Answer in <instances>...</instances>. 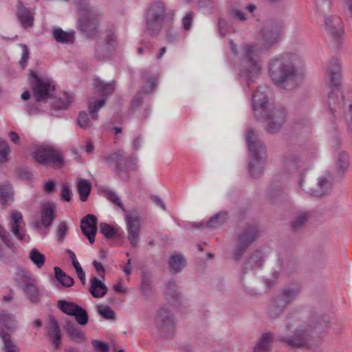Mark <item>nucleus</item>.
I'll return each mask as SVG.
<instances>
[{
    "mask_svg": "<svg viewBox=\"0 0 352 352\" xmlns=\"http://www.w3.org/2000/svg\"><path fill=\"white\" fill-rule=\"evenodd\" d=\"M329 319L314 311L302 314V320L287 336L279 335L276 340L289 349H310L318 342V334L327 327Z\"/></svg>",
    "mask_w": 352,
    "mask_h": 352,
    "instance_id": "nucleus-1",
    "label": "nucleus"
},
{
    "mask_svg": "<svg viewBox=\"0 0 352 352\" xmlns=\"http://www.w3.org/2000/svg\"><path fill=\"white\" fill-rule=\"evenodd\" d=\"M302 58L296 53L284 52L268 62V73L273 83L279 88L291 90L298 85Z\"/></svg>",
    "mask_w": 352,
    "mask_h": 352,
    "instance_id": "nucleus-2",
    "label": "nucleus"
},
{
    "mask_svg": "<svg viewBox=\"0 0 352 352\" xmlns=\"http://www.w3.org/2000/svg\"><path fill=\"white\" fill-rule=\"evenodd\" d=\"M229 47L233 55L238 57L239 76L248 84L254 82L262 69L258 45L255 43L244 44L241 54H239L236 45L232 40H230Z\"/></svg>",
    "mask_w": 352,
    "mask_h": 352,
    "instance_id": "nucleus-3",
    "label": "nucleus"
},
{
    "mask_svg": "<svg viewBox=\"0 0 352 352\" xmlns=\"http://www.w3.org/2000/svg\"><path fill=\"white\" fill-rule=\"evenodd\" d=\"M245 140L248 146L250 164L249 173L252 177H260L264 169L267 160V151L265 144L258 138L256 132L249 129L245 134Z\"/></svg>",
    "mask_w": 352,
    "mask_h": 352,
    "instance_id": "nucleus-4",
    "label": "nucleus"
},
{
    "mask_svg": "<svg viewBox=\"0 0 352 352\" xmlns=\"http://www.w3.org/2000/svg\"><path fill=\"white\" fill-rule=\"evenodd\" d=\"M340 71L338 60L331 59L328 63L325 78L327 84L331 87L328 95V102L332 113L341 109L344 105V97L340 89Z\"/></svg>",
    "mask_w": 352,
    "mask_h": 352,
    "instance_id": "nucleus-5",
    "label": "nucleus"
},
{
    "mask_svg": "<svg viewBox=\"0 0 352 352\" xmlns=\"http://www.w3.org/2000/svg\"><path fill=\"white\" fill-rule=\"evenodd\" d=\"M110 166L120 178L125 182L130 179L129 170H136L137 159L133 156H126L124 151L118 150L104 157Z\"/></svg>",
    "mask_w": 352,
    "mask_h": 352,
    "instance_id": "nucleus-6",
    "label": "nucleus"
},
{
    "mask_svg": "<svg viewBox=\"0 0 352 352\" xmlns=\"http://www.w3.org/2000/svg\"><path fill=\"white\" fill-rule=\"evenodd\" d=\"M301 292V286L292 283L284 287L271 300L268 314L272 318H278L286 307L297 298Z\"/></svg>",
    "mask_w": 352,
    "mask_h": 352,
    "instance_id": "nucleus-7",
    "label": "nucleus"
},
{
    "mask_svg": "<svg viewBox=\"0 0 352 352\" xmlns=\"http://www.w3.org/2000/svg\"><path fill=\"white\" fill-rule=\"evenodd\" d=\"M305 162L302 149L298 146H292L287 149L281 157V174L276 176V180L279 181L282 175L287 178L289 175L299 173L300 176L304 173Z\"/></svg>",
    "mask_w": 352,
    "mask_h": 352,
    "instance_id": "nucleus-8",
    "label": "nucleus"
},
{
    "mask_svg": "<svg viewBox=\"0 0 352 352\" xmlns=\"http://www.w3.org/2000/svg\"><path fill=\"white\" fill-rule=\"evenodd\" d=\"M175 324L174 315L170 309L162 307L156 311L153 325L160 338H172L175 331Z\"/></svg>",
    "mask_w": 352,
    "mask_h": 352,
    "instance_id": "nucleus-9",
    "label": "nucleus"
},
{
    "mask_svg": "<svg viewBox=\"0 0 352 352\" xmlns=\"http://www.w3.org/2000/svg\"><path fill=\"white\" fill-rule=\"evenodd\" d=\"M260 232L256 225H248L239 231L236 237L233 258L239 261L248 248L259 237Z\"/></svg>",
    "mask_w": 352,
    "mask_h": 352,
    "instance_id": "nucleus-10",
    "label": "nucleus"
},
{
    "mask_svg": "<svg viewBox=\"0 0 352 352\" xmlns=\"http://www.w3.org/2000/svg\"><path fill=\"white\" fill-rule=\"evenodd\" d=\"M16 329V321L14 316L6 311L0 313V338L3 343L6 352H16V345L11 339V333Z\"/></svg>",
    "mask_w": 352,
    "mask_h": 352,
    "instance_id": "nucleus-11",
    "label": "nucleus"
},
{
    "mask_svg": "<svg viewBox=\"0 0 352 352\" xmlns=\"http://www.w3.org/2000/svg\"><path fill=\"white\" fill-rule=\"evenodd\" d=\"M258 119L263 118L266 122V131L270 133H278L287 120V110L280 106L272 104L262 116L256 117Z\"/></svg>",
    "mask_w": 352,
    "mask_h": 352,
    "instance_id": "nucleus-12",
    "label": "nucleus"
},
{
    "mask_svg": "<svg viewBox=\"0 0 352 352\" xmlns=\"http://www.w3.org/2000/svg\"><path fill=\"white\" fill-rule=\"evenodd\" d=\"M78 29L86 36L92 37L98 32L101 13L97 8L78 12Z\"/></svg>",
    "mask_w": 352,
    "mask_h": 352,
    "instance_id": "nucleus-13",
    "label": "nucleus"
},
{
    "mask_svg": "<svg viewBox=\"0 0 352 352\" xmlns=\"http://www.w3.org/2000/svg\"><path fill=\"white\" fill-rule=\"evenodd\" d=\"M32 156L37 163L45 166H52L54 168H61L64 162L62 156L49 146L36 147L32 152Z\"/></svg>",
    "mask_w": 352,
    "mask_h": 352,
    "instance_id": "nucleus-14",
    "label": "nucleus"
},
{
    "mask_svg": "<svg viewBox=\"0 0 352 352\" xmlns=\"http://www.w3.org/2000/svg\"><path fill=\"white\" fill-rule=\"evenodd\" d=\"M32 89L34 96L37 102L44 101L52 96V93L55 90V85L53 82L49 79L40 78L36 72L32 71Z\"/></svg>",
    "mask_w": 352,
    "mask_h": 352,
    "instance_id": "nucleus-15",
    "label": "nucleus"
},
{
    "mask_svg": "<svg viewBox=\"0 0 352 352\" xmlns=\"http://www.w3.org/2000/svg\"><path fill=\"white\" fill-rule=\"evenodd\" d=\"M280 30L281 26L278 22L269 21L265 23L261 30V43L265 50H268L278 43Z\"/></svg>",
    "mask_w": 352,
    "mask_h": 352,
    "instance_id": "nucleus-16",
    "label": "nucleus"
},
{
    "mask_svg": "<svg viewBox=\"0 0 352 352\" xmlns=\"http://www.w3.org/2000/svg\"><path fill=\"white\" fill-rule=\"evenodd\" d=\"M125 221L127 230V239L133 247L138 244L140 235V217L138 214L125 213Z\"/></svg>",
    "mask_w": 352,
    "mask_h": 352,
    "instance_id": "nucleus-17",
    "label": "nucleus"
},
{
    "mask_svg": "<svg viewBox=\"0 0 352 352\" xmlns=\"http://www.w3.org/2000/svg\"><path fill=\"white\" fill-rule=\"evenodd\" d=\"M265 87H258L252 95V109L256 117L262 116L264 111L272 104L268 102Z\"/></svg>",
    "mask_w": 352,
    "mask_h": 352,
    "instance_id": "nucleus-18",
    "label": "nucleus"
},
{
    "mask_svg": "<svg viewBox=\"0 0 352 352\" xmlns=\"http://www.w3.org/2000/svg\"><path fill=\"white\" fill-rule=\"evenodd\" d=\"M8 225L12 233L19 241H24L26 236L25 222L19 211H12L9 217Z\"/></svg>",
    "mask_w": 352,
    "mask_h": 352,
    "instance_id": "nucleus-19",
    "label": "nucleus"
},
{
    "mask_svg": "<svg viewBox=\"0 0 352 352\" xmlns=\"http://www.w3.org/2000/svg\"><path fill=\"white\" fill-rule=\"evenodd\" d=\"M303 179L300 177L298 181V186L307 193L316 197H322L330 192L332 188L331 181L324 176L318 178V187L312 188L309 187L303 188Z\"/></svg>",
    "mask_w": 352,
    "mask_h": 352,
    "instance_id": "nucleus-20",
    "label": "nucleus"
},
{
    "mask_svg": "<svg viewBox=\"0 0 352 352\" xmlns=\"http://www.w3.org/2000/svg\"><path fill=\"white\" fill-rule=\"evenodd\" d=\"M97 217L94 214H87L81 219L80 228L83 234L87 236L91 244L95 241L97 232Z\"/></svg>",
    "mask_w": 352,
    "mask_h": 352,
    "instance_id": "nucleus-21",
    "label": "nucleus"
},
{
    "mask_svg": "<svg viewBox=\"0 0 352 352\" xmlns=\"http://www.w3.org/2000/svg\"><path fill=\"white\" fill-rule=\"evenodd\" d=\"M16 15L24 29L27 30L33 27L35 12L32 9L25 7L21 1L18 2Z\"/></svg>",
    "mask_w": 352,
    "mask_h": 352,
    "instance_id": "nucleus-22",
    "label": "nucleus"
},
{
    "mask_svg": "<svg viewBox=\"0 0 352 352\" xmlns=\"http://www.w3.org/2000/svg\"><path fill=\"white\" fill-rule=\"evenodd\" d=\"M63 328L66 331L68 337L76 343L81 344L87 340L85 333L73 320L70 319L65 320Z\"/></svg>",
    "mask_w": 352,
    "mask_h": 352,
    "instance_id": "nucleus-23",
    "label": "nucleus"
},
{
    "mask_svg": "<svg viewBox=\"0 0 352 352\" xmlns=\"http://www.w3.org/2000/svg\"><path fill=\"white\" fill-rule=\"evenodd\" d=\"M263 251L261 250H255L245 262L244 266L241 270L242 276H243L249 270L255 271L256 270L261 268L263 265ZM241 278H243V277H241Z\"/></svg>",
    "mask_w": 352,
    "mask_h": 352,
    "instance_id": "nucleus-24",
    "label": "nucleus"
},
{
    "mask_svg": "<svg viewBox=\"0 0 352 352\" xmlns=\"http://www.w3.org/2000/svg\"><path fill=\"white\" fill-rule=\"evenodd\" d=\"M324 23L327 30L334 38L340 36L344 32L342 19L337 15L324 16Z\"/></svg>",
    "mask_w": 352,
    "mask_h": 352,
    "instance_id": "nucleus-25",
    "label": "nucleus"
},
{
    "mask_svg": "<svg viewBox=\"0 0 352 352\" xmlns=\"http://www.w3.org/2000/svg\"><path fill=\"white\" fill-rule=\"evenodd\" d=\"M50 327L47 331L48 336L56 349H58L61 345V333L57 320L51 316L49 318Z\"/></svg>",
    "mask_w": 352,
    "mask_h": 352,
    "instance_id": "nucleus-26",
    "label": "nucleus"
},
{
    "mask_svg": "<svg viewBox=\"0 0 352 352\" xmlns=\"http://www.w3.org/2000/svg\"><path fill=\"white\" fill-rule=\"evenodd\" d=\"M168 268L172 274L180 272L186 265V258L180 253H173L169 258Z\"/></svg>",
    "mask_w": 352,
    "mask_h": 352,
    "instance_id": "nucleus-27",
    "label": "nucleus"
},
{
    "mask_svg": "<svg viewBox=\"0 0 352 352\" xmlns=\"http://www.w3.org/2000/svg\"><path fill=\"white\" fill-rule=\"evenodd\" d=\"M309 214L307 212H298L292 217L289 228L292 232L300 231L306 225Z\"/></svg>",
    "mask_w": 352,
    "mask_h": 352,
    "instance_id": "nucleus-28",
    "label": "nucleus"
},
{
    "mask_svg": "<svg viewBox=\"0 0 352 352\" xmlns=\"http://www.w3.org/2000/svg\"><path fill=\"white\" fill-rule=\"evenodd\" d=\"M14 201V192L8 182L0 184V201L3 206L11 204Z\"/></svg>",
    "mask_w": 352,
    "mask_h": 352,
    "instance_id": "nucleus-29",
    "label": "nucleus"
},
{
    "mask_svg": "<svg viewBox=\"0 0 352 352\" xmlns=\"http://www.w3.org/2000/svg\"><path fill=\"white\" fill-rule=\"evenodd\" d=\"M93 86L96 92L102 96H108L112 94L115 89L113 82H104L99 78L93 80Z\"/></svg>",
    "mask_w": 352,
    "mask_h": 352,
    "instance_id": "nucleus-30",
    "label": "nucleus"
},
{
    "mask_svg": "<svg viewBox=\"0 0 352 352\" xmlns=\"http://www.w3.org/2000/svg\"><path fill=\"white\" fill-rule=\"evenodd\" d=\"M90 281L91 285L89 290L94 298H99L106 295L108 288L100 280L93 276Z\"/></svg>",
    "mask_w": 352,
    "mask_h": 352,
    "instance_id": "nucleus-31",
    "label": "nucleus"
},
{
    "mask_svg": "<svg viewBox=\"0 0 352 352\" xmlns=\"http://www.w3.org/2000/svg\"><path fill=\"white\" fill-rule=\"evenodd\" d=\"M15 280L23 289L24 287L33 283L36 279L30 272L22 268H19L15 273Z\"/></svg>",
    "mask_w": 352,
    "mask_h": 352,
    "instance_id": "nucleus-32",
    "label": "nucleus"
},
{
    "mask_svg": "<svg viewBox=\"0 0 352 352\" xmlns=\"http://www.w3.org/2000/svg\"><path fill=\"white\" fill-rule=\"evenodd\" d=\"M52 35L56 41L60 43L71 44L75 39L74 32L63 31L60 28H54Z\"/></svg>",
    "mask_w": 352,
    "mask_h": 352,
    "instance_id": "nucleus-33",
    "label": "nucleus"
},
{
    "mask_svg": "<svg viewBox=\"0 0 352 352\" xmlns=\"http://www.w3.org/2000/svg\"><path fill=\"white\" fill-rule=\"evenodd\" d=\"M166 15V12L164 2L157 1L150 6L147 11L146 16L152 18L155 17L157 19H162L164 20Z\"/></svg>",
    "mask_w": 352,
    "mask_h": 352,
    "instance_id": "nucleus-34",
    "label": "nucleus"
},
{
    "mask_svg": "<svg viewBox=\"0 0 352 352\" xmlns=\"http://www.w3.org/2000/svg\"><path fill=\"white\" fill-rule=\"evenodd\" d=\"M273 336L271 333L262 335L258 343L254 346V352H268L271 350Z\"/></svg>",
    "mask_w": 352,
    "mask_h": 352,
    "instance_id": "nucleus-35",
    "label": "nucleus"
},
{
    "mask_svg": "<svg viewBox=\"0 0 352 352\" xmlns=\"http://www.w3.org/2000/svg\"><path fill=\"white\" fill-rule=\"evenodd\" d=\"M55 218V211L50 204H45L41 209V223L45 228H49Z\"/></svg>",
    "mask_w": 352,
    "mask_h": 352,
    "instance_id": "nucleus-36",
    "label": "nucleus"
},
{
    "mask_svg": "<svg viewBox=\"0 0 352 352\" xmlns=\"http://www.w3.org/2000/svg\"><path fill=\"white\" fill-rule=\"evenodd\" d=\"M23 292L25 294V297L32 302L37 303L40 301V292L37 287L36 280L24 287Z\"/></svg>",
    "mask_w": 352,
    "mask_h": 352,
    "instance_id": "nucleus-37",
    "label": "nucleus"
},
{
    "mask_svg": "<svg viewBox=\"0 0 352 352\" xmlns=\"http://www.w3.org/2000/svg\"><path fill=\"white\" fill-rule=\"evenodd\" d=\"M77 190L81 201H86L91 190V184L87 179H80L77 182Z\"/></svg>",
    "mask_w": 352,
    "mask_h": 352,
    "instance_id": "nucleus-38",
    "label": "nucleus"
},
{
    "mask_svg": "<svg viewBox=\"0 0 352 352\" xmlns=\"http://www.w3.org/2000/svg\"><path fill=\"white\" fill-rule=\"evenodd\" d=\"M164 19L146 16V32L149 35H157L162 27Z\"/></svg>",
    "mask_w": 352,
    "mask_h": 352,
    "instance_id": "nucleus-39",
    "label": "nucleus"
},
{
    "mask_svg": "<svg viewBox=\"0 0 352 352\" xmlns=\"http://www.w3.org/2000/svg\"><path fill=\"white\" fill-rule=\"evenodd\" d=\"M228 219V212L221 211L214 214L207 222V227L210 228H217L223 225Z\"/></svg>",
    "mask_w": 352,
    "mask_h": 352,
    "instance_id": "nucleus-40",
    "label": "nucleus"
},
{
    "mask_svg": "<svg viewBox=\"0 0 352 352\" xmlns=\"http://www.w3.org/2000/svg\"><path fill=\"white\" fill-rule=\"evenodd\" d=\"M54 276L56 279L65 287H70L74 285V279L65 272H63L60 267H55L54 268Z\"/></svg>",
    "mask_w": 352,
    "mask_h": 352,
    "instance_id": "nucleus-41",
    "label": "nucleus"
},
{
    "mask_svg": "<svg viewBox=\"0 0 352 352\" xmlns=\"http://www.w3.org/2000/svg\"><path fill=\"white\" fill-rule=\"evenodd\" d=\"M57 305L62 312L71 316H74L76 311L80 307L73 302H69L65 300H59L58 301Z\"/></svg>",
    "mask_w": 352,
    "mask_h": 352,
    "instance_id": "nucleus-42",
    "label": "nucleus"
},
{
    "mask_svg": "<svg viewBox=\"0 0 352 352\" xmlns=\"http://www.w3.org/2000/svg\"><path fill=\"white\" fill-rule=\"evenodd\" d=\"M29 258L38 268H41L45 262V256L36 248L30 250Z\"/></svg>",
    "mask_w": 352,
    "mask_h": 352,
    "instance_id": "nucleus-43",
    "label": "nucleus"
},
{
    "mask_svg": "<svg viewBox=\"0 0 352 352\" xmlns=\"http://www.w3.org/2000/svg\"><path fill=\"white\" fill-rule=\"evenodd\" d=\"M112 49L104 43H98L95 50V57L98 60H103L110 56Z\"/></svg>",
    "mask_w": 352,
    "mask_h": 352,
    "instance_id": "nucleus-44",
    "label": "nucleus"
},
{
    "mask_svg": "<svg viewBox=\"0 0 352 352\" xmlns=\"http://www.w3.org/2000/svg\"><path fill=\"white\" fill-rule=\"evenodd\" d=\"M104 196L109 201L119 207L124 214L127 212L120 197L114 191L106 190H104Z\"/></svg>",
    "mask_w": 352,
    "mask_h": 352,
    "instance_id": "nucleus-45",
    "label": "nucleus"
},
{
    "mask_svg": "<svg viewBox=\"0 0 352 352\" xmlns=\"http://www.w3.org/2000/svg\"><path fill=\"white\" fill-rule=\"evenodd\" d=\"M105 103L104 99H101L98 101H94L91 102L90 100L88 102L89 104V113L91 116V118L94 120H96L98 119V110L104 106Z\"/></svg>",
    "mask_w": 352,
    "mask_h": 352,
    "instance_id": "nucleus-46",
    "label": "nucleus"
},
{
    "mask_svg": "<svg viewBox=\"0 0 352 352\" xmlns=\"http://www.w3.org/2000/svg\"><path fill=\"white\" fill-rule=\"evenodd\" d=\"M74 317H75L76 322L80 325L85 326L88 323L89 316L87 311H86L85 309L82 308L80 306L76 311L75 314L74 315Z\"/></svg>",
    "mask_w": 352,
    "mask_h": 352,
    "instance_id": "nucleus-47",
    "label": "nucleus"
},
{
    "mask_svg": "<svg viewBox=\"0 0 352 352\" xmlns=\"http://www.w3.org/2000/svg\"><path fill=\"white\" fill-rule=\"evenodd\" d=\"M100 229V232L107 239H113L117 235L118 230L106 223H101Z\"/></svg>",
    "mask_w": 352,
    "mask_h": 352,
    "instance_id": "nucleus-48",
    "label": "nucleus"
},
{
    "mask_svg": "<svg viewBox=\"0 0 352 352\" xmlns=\"http://www.w3.org/2000/svg\"><path fill=\"white\" fill-rule=\"evenodd\" d=\"M97 309L99 314L102 316L104 318L107 320L116 319V314L109 306L98 305Z\"/></svg>",
    "mask_w": 352,
    "mask_h": 352,
    "instance_id": "nucleus-49",
    "label": "nucleus"
},
{
    "mask_svg": "<svg viewBox=\"0 0 352 352\" xmlns=\"http://www.w3.org/2000/svg\"><path fill=\"white\" fill-rule=\"evenodd\" d=\"M65 100L62 98L55 99L53 102V107L56 109H65L72 102V97L65 94Z\"/></svg>",
    "mask_w": 352,
    "mask_h": 352,
    "instance_id": "nucleus-50",
    "label": "nucleus"
},
{
    "mask_svg": "<svg viewBox=\"0 0 352 352\" xmlns=\"http://www.w3.org/2000/svg\"><path fill=\"white\" fill-rule=\"evenodd\" d=\"M10 151L7 141L0 138V162L4 163L8 160V155Z\"/></svg>",
    "mask_w": 352,
    "mask_h": 352,
    "instance_id": "nucleus-51",
    "label": "nucleus"
},
{
    "mask_svg": "<svg viewBox=\"0 0 352 352\" xmlns=\"http://www.w3.org/2000/svg\"><path fill=\"white\" fill-rule=\"evenodd\" d=\"M337 164L339 173H344L349 166L348 155L346 153L341 152L338 154Z\"/></svg>",
    "mask_w": 352,
    "mask_h": 352,
    "instance_id": "nucleus-52",
    "label": "nucleus"
},
{
    "mask_svg": "<svg viewBox=\"0 0 352 352\" xmlns=\"http://www.w3.org/2000/svg\"><path fill=\"white\" fill-rule=\"evenodd\" d=\"M0 239L8 248L12 250L13 253H16V248L15 247L13 241H12L10 234L7 230H4L0 234Z\"/></svg>",
    "mask_w": 352,
    "mask_h": 352,
    "instance_id": "nucleus-53",
    "label": "nucleus"
},
{
    "mask_svg": "<svg viewBox=\"0 0 352 352\" xmlns=\"http://www.w3.org/2000/svg\"><path fill=\"white\" fill-rule=\"evenodd\" d=\"M78 124L83 129H88L91 126V122L86 111H81L78 115Z\"/></svg>",
    "mask_w": 352,
    "mask_h": 352,
    "instance_id": "nucleus-54",
    "label": "nucleus"
},
{
    "mask_svg": "<svg viewBox=\"0 0 352 352\" xmlns=\"http://www.w3.org/2000/svg\"><path fill=\"white\" fill-rule=\"evenodd\" d=\"M20 47L22 49V54L19 60V65L22 69H24L26 67L30 58V51L28 46L25 44H20Z\"/></svg>",
    "mask_w": 352,
    "mask_h": 352,
    "instance_id": "nucleus-55",
    "label": "nucleus"
},
{
    "mask_svg": "<svg viewBox=\"0 0 352 352\" xmlns=\"http://www.w3.org/2000/svg\"><path fill=\"white\" fill-rule=\"evenodd\" d=\"M230 14L232 18L244 22L248 19L245 14L240 9L233 7L230 10Z\"/></svg>",
    "mask_w": 352,
    "mask_h": 352,
    "instance_id": "nucleus-56",
    "label": "nucleus"
},
{
    "mask_svg": "<svg viewBox=\"0 0 352 352\" xmlns=\"http://www.w3.org/2000/svg\"><path fill=\"white\" fill-rule=\"evenodd\" d=\"M91 344H92L96 352H109V344L102 341H100L98 340H93L91 341Z\"/></svg>",
    "mask_w": 352,
    "mask_h": 352,
    "instance_id": "nucleus-57",
    "label": "nucleus"
},
{
    "mask_svg": "<svg viewBox=\"0 0 352 352\" xmlns=\"http://www.w3.org/2000/svg\"><path fill=\"white\" fill-rule=\"evenodd\" d=\"M68 230L67 224L65 221H60L58 226V228L56 230V235H57V241H63L64 239V237L67 233V231Z\"/></svg>",
    "mask_w": 352,
    "mask_h": 352,
    "instance_id": "nucleus-58",
    "label": "nucleus"
},
{
    "mask_svg": "<svg viewBox=\"0 0 352 352\" xmlns=\"http://www.w3.org/2000/svg\"><path fill=\"white\" fill-rule=\"evenodd\" d=\"M74 2L77 7L78 12L95 8L89 3V0H74Z\"/></svg>",
    "mask_w": 352,
    "mask_h": 352,
    "instance_id": "nucleus-59",
    "label": "nucleus"
},
{
    "mask_svg": "<svg viewBox=\"0 0 352 352\" xmlns=\"http://www.w3.org/2000/svg\"><path fill=\"white\" fill-rule=\"evenodd\" d=\"M166 294L170 295L173 298L177 297V284L174 280H170L166 284Z\"/></svg>",
    "mask_w": 352,
    "mask_h": 352,
    "instance_id": "nucleus-60",
    "label": "nucleus"
},
{
    "mask_svg": "<svg viewBox=\"0 0 352 352\" xmlns=\"http://www.w3.org/2000/svg\"><path fill=\"white\" fill-rule=\"evenodd\" d=\"M71 195L72 191L67 184H63L62 185L61 190H60V198L62 200L65 201H71Z\"/></svg>",
    "mask_w": 352,
    "mask_h": 352,
    "instance_id": "nucleus-61",
    "label": "nucleus"
},
{
    "mask_svg": "<svg viewBox=\"0 0 352 352\" xmlns=\"http://www.w3.org/2000/svg\"><path fill=\"white\" fill-rule=\"evenodd\" d=\"M315 2L318 10L324 12L329 9L331 0H315Z\"/></svg>",
    "mask_w": 352,
    "mask_h": 352,
    "instance_id": "nucleus-62",
    "label": "nucleus"
},
{
    "mask_svg": "<svg viewBox=\"0 0 352 352\" xmlns=\"http://www.w3.org/2000/svg\"><path fill=\"white\" fill-rule=\"evenodd\" d=\"M218 30L221 36L223 37L228 34V24L226 20L219 19L218 21Z\"/></svg>",
    "mask_w": 352,
    "mask_h": 352,
    "instance_id": "nucleus-63",
    "label": "nucleus"
},
{
    "mask_svg": "<svg viewBox=\"0 0 352 352\" xmlns=\"http://www.w3.org/2000/svg\"><path fill=\"white\" fill-rule=\"evenodd\" d=\"M193 13L190 12L182 19V24L184 30H188L191 27V23L193 19Z\"/></svg>",
    "mask_w": 352,
    "mask_h": 352,
    "instance_id": "nucleus-64",
    "label": "nucleus"
}]
</instances>
